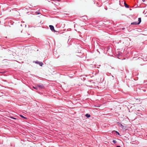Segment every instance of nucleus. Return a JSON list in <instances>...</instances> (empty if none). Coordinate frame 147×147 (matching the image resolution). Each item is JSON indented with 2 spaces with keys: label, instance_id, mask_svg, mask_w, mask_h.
<instances>
[{
  "label": "nucleus",
  "instance_id": "f257e3e1",
  "mask_svg": "<svg viewBox=\"0 0 147 147\" xmlns=\"http://www.w3.org/2000/svg\"><path fill=\"white\" fill-rule=\"evenodd\" d=\"M141 22V19L140 18H138V22H134L131 23V25H136V24H139Z\"/></svg>",
  "mask_w": 147,
  "mask_h": 147
},
{
  "label": "nucleus",
  "instance_id": "f03ea898",
  "mask_svg": "<svg viewBox=\"0 0 147 147\" xmlns=\"http://www.w3.org/2000/svg\"><path fill=\"white\" fill-rule=\"evenodd\" d=\"M49 27L50 28V29L52 31H53L54 32H55L56 31L54 30V27L52 25H50L49 26Z\"/></svg>",
  "mask_w": 147,
  "mask_h": 147
},
{
  "label": "nucleus",
  "instance_id": "7ed1b4c3",
  "mask_svg": "<svg viewBox=\"0 0 147 147\" xmlns=\"http://www.w3.org/2000/svg\"><path fill=\"white\" fill-rule=\"evenodd\" d=\"M118 125L121 128H123L124 127V126L121 123H118Z\"/></svg>",
  "mask_w": 147,
  "mask_h": 147
},
{
  "label": "nucleus",
  "instance_id": "20e7f679",
  "mask_svg": "<svg viewBox=\"0 0 147 147\" xmlns=\"http://www.w3.org/2000/svg\"><path fill=\"white\" fill-rule=\"evenodd\" d=\"M37 87H39L40 88H42L43 87L42 85V84H38L37 85Z\"/></svg>",
  "mask_w": 147,
  "mask_h": 147
},
{
  "label": "nucleus",
  "instance_id": "39448f33",
  "mask_svg": "<svg viewBox=\"0 0 147 147\" xmlns=\"http://www.w3.org/2000/svg\"><path fill=\"white\" fill-rule=\"evenodd\" d=\"M124 5H125V6L126 7V8H129V6L126 3V2H124Z\"/></svg>",
  "mask_w": 147,
  "mask_h": 147
},
{
  "label": "nucleus",
  "instance_id": "423d86ee",
  "mask_svg": "<svg viewBox=\"0 0 147 147\" xmlns=\"http://www.w3.org/2000/svg\"><path fill=\"white\" fill-rule=\"evenodd\" d=\"M38 64L41 66H42L43 65V63L42 62H38Z\"/></svg>",
  "mask_w": 147,
  "mask_h": 147
},
{
  "label": "nucleus",
  "instance_id": "0eeeda50",
  "mask_svg": "<svg viewBox=\"0 0 147 147\" xmlns=\"http://www.w3.org/2000/svg\"><path fill=\"white\" fill-rule=\"evenodd\" d=\"M86 116L87 117V118H89V117H90V114H86Z\"/></svg>",
  "mask_w": 147,
  "mask_h": 147
},
{
  "label": "nucleus",
  "instance_id": "6e6552de",
  "mask_svg": "<svg viewBox=\"0 0 147 147\" xmlns=\"http://www.w3.org/2000/svg\"><path fill=\"white\" fill-rule=\"evenodd\" d=\"M20 116L21 117H22L23 118H24L25 119H27V118H26V117H24V116H23L22 115H20Z\"/></svg>",
  "mask_w": 147,
  "mask_h": 147
},
{
  "label": "nucleus",
  "instance_id": "1a4fd4ad",
  "mask_svg": "<svg viewBox=\"0 0 147 147\" xmlns=\"http://www.w3.org/2000/svg\"><path fill=\"white\" fill-rule=\"evenodd\" d=\"M33 88L36 90H37L38 89V87H36L33 86Z\"/></svg>",
  "mask_w": 147,
  "mask_h": 147
},
{
  "label": "nucleus",
  "instance_id": "9d476101",
  "mask_svg": "<svg viewBox=\"0 0 147 147\" xmlns=\"http://www.w3.org/2000/svg\"><path fill=\"white\" fill-rule=\"evenodd\" d=\"M113 142L115 144L117 143V141L115 140H113Z\"/></svg>",
  "mask_w": 147,
  "mask_h": 147
},
{
  "label": "nucleus",
  "instance_id": "9b49d317",
  "mask_svg": "<svg viewBox=\"0 0 147 147\" xmlns=\"http://www.w3.org/2000/svg\"><path fill=\"white\" fill-rule=\"evenodd\" d=\"M11 118V119H17L14 118V117H10Z\"/></svg>",
  "mask_w": 147,
  "mask_h": 147
},
{
  "label": "nucleus",
  "instance_id": "f8f14e48",
  "mask_svg": "<svg viewBox=\"0 0 147 147\" xmlns=\"http://www.w3.org/2000/svg\"><path fill=\"white\" fill-rule=\"evenodd\" d=\"M115 132H116V133H117V134H118L119 135V133L117 131H115Z\"/></svg>",
  "mask_w": 147,
  "mask_h": 147
},
{
  "label": "nucleus",
  "instance_id": "ddd939ff",
  "mask_svg": "<svg viewBox=\"0 0 147 147\" xmlns=\"http://www.w3.org/2000/svg\"><path fill=\"white\" fill-rule=\"evenodd\" d=\"M38 62H38V61H36L35 62V63H37V64H38Z\"/></svg>",
  "mask_w": 147,
  "mask_h": 147
},
{
  "label": "nucleus",
  "instance_id": "4468645a",
  "mask_svg": "<svg viewBox=\"0 0 147 147\" xmlns=\"http://www.w3.org/2000/svg\"><path fill=\"white\" fill-rule=\"evenodd\" d=\"M117 147H120V146H117Z\"/></svg>",
  "mask_w": 147,
  "mask_h": 147
},
{
  "label": "nucleus",
  "instance_id": "2eb2a0df",
  "mask_svg": "<svg viewBox=\"0 0 147 147\" xmlns=\"http://www.w3.org/2000/svg\"><path fill=\"white\" fill-rule=\"evenodd\" d=\"M143 2H144L145 0H142Z\"/></svg>",
  "mask_w": 147,
  "mask_h": 147
}]
</instances>
